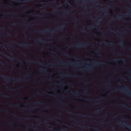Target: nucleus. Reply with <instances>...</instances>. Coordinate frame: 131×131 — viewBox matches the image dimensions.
Here are the masks:
<instances>
[{"instance_id":"a18cd8bd","label":"nucleus","mask_w":131,"mask_h":131,"mask_svg":"<svg viewBox=\"0 0 131 131\" xmlns=\"http://www.w3.org/2000/svg\"><path fill=\"white\" fill-rule=\"evenodd\" d=\"M87 93V92L86 91H85L84 93V94H86Z\"/></svg>"},{"instance_id":"c756f323","label":"nucleus","mask_w":131,"mask_h":131,"mask_svg":"<svg viewBox=\"0 0 131 131\" xmlns=\"http://www.w3.org/2000/svg\"><path fill=\"white\" fill-rule=\"evenodd\" d=\"M81 116L82 117H85L86 115L85 114H81Z\"/></svg>"},{"instance_id":"bb28decb","label":"nucleus","mask_w":131,"mask_h":131,"mask_svg":"<svg viewBox=\"0 0 131 131\" xmlns=\"http://www.w3.org/2000/svg\"><path fill=\"white\" fill-rule=\"evenodd\" d=\"M67 113H69L70 114H73V113H74H74H72V112H71V111H68L67 112Z\"/></svg>"},{"instance_id":"f257e3e1","label":"nucleus","mask_w":131,"mask_h":131,"mask_svg":"<svg viewBox=\"0 0 131 131\" xmlns=\"http://www.w3.org/2000/svg\"><path fill=\"white\" fill-rule=\"evenodd\" d=\"M129 87L127 86L124 88L119 90L121 92L126 94L128 95L131 96V91H128Z\"/></svg>"},{"instance_id":"f03ea898","label":"nucleus","mask_w":131,"mask_h":131,"mask_svg":"<svg viewBox=\"0 0 131 131\" xmlns=\"http://www.w3.org/2000/svg\"><path fill=\"white\" fill-rule=\"evenodd\" d=\"M36 32H37L41 34H45V33L46 32H48L50 33L51 34V35H53V33H55V31H52L49 29H47L46 30H44L42 32H41V31H36Z\"/></svg>"},{"instance_id":"393cba45","label":"nucleus","mask_w":131,"mask_h":131,"mask_svg":"<svg viewBox=\"0 0 131 131\" xmlns=\"http://www.w3.org/2000/svg\"><path fill=\"white\" fill-rule=\"evenodd\" d=\"M100 22V21L98 20L97 21H96V24L97 25H99V24Z\"/></svg>"},{"instance_id":"8fccbe9b","label":"nucleus","mask_w":131,"mask_h":131,"mask_svg":"<svg viewBox=\"0 0 131 131\" xmlns=\"http://www.w3.org/2000/svg\"><path fill=\"white\" fill-rule=\"evenodd\" d=\"M37 94L38 95H40L41 94L40 93H37Z\"/></svg>"},{"instance_id":"f8f14e48","label":"nucleus","mask_w":131,"mask_h":131,"mask_svg":"<svg viewBox=\"0 0 131 131\" xmlns=\"http://www.w3.org/2000/svg\"><path fill=\"white\" fill-rule=\"evenodd\" d=\"M71 93L73 95H77V94H79V92H71Z\"/></svg>"},{"instance_id":"9d476101","label":"nucleus","mask_w":131,"mask_h":131,"mask_svg":"<svg viewBox=\"0 0 131 131\" xmlns=\"http://www.w3.org/2000/svg\"><path fill=\"white\" fill-rule=\"evenodd\" d=\"M105 43L107 45H109L111 46L113 45V44L111 43L110 42L108 41H106V42Z\"/></svg>"},{"instance_id":"4c0bfd02","label":"nucleus","mask_w":131,"mask_h":131,"mask_svg":"<svg viewBox=\"0 0 131 131\" xmlns=\"http://www.w3.org/2000/svg\"><path fill=\"white\" fill-rule=\"evenodd\" d=\"M115 54L117 55V56H118L121 55V54L120 53H117Z\"/></svg>"},{"instance_id":"c03bdc74","label":"nucleus","mask_w":131,"mask_h":131,"mask_svg":"<svg viewBox=\"0 0 131 131\" xmlns=\"http://www.w3.org/2000/svg\"><path fill=\"white\" fill-rule=\"evenodd\" d=\"M123 61L124 62H126V60L124 59H123Z\"/></svg>"},{"instance_id":"0e129e2a","label":"nucleus","mask_w":131,"mask_h":131,"mask_svg":"<svg viewBox=\"0 0 131 131\" xmlns=\"http://www.w3.org/2000/svg\"><path fill=\"white\" fill-rule=\"evenodd\" d=\"M1 63L2 64H4V63L3 62H1Z\"/></svg>"},{"instance_id":"a211bd4d","label":"nucleus","mask_w":131,"mask_h":131,"mask_svg":"<svg viewBox=\"0 0 131 131\" xmlns=\"http://www.w3.org/2000/svg\"><path fill=\"white\" fill-rule=\"evenodd\" d=\"M100 110H99L94 111V112L96 114L100 112Z\"/></svg>"},{"instance_id":"1a4fd4ad","label":"nucleus","mask_w":131,"mask_h":131,"mask_svg":"<svg viewBox=\"0 0 131 131\" xmlns=\"http://www.w3.org/2000/svg\"><path fill=\"white\" fill-rule=\"evenodd\" d=\"M0 94L2 97L6 98H8L9 97V96H7V95H6L4 94H3L2 93L0 92Z\"/></svg>"},{"instance_id":"f704fd0d","label":"nucleus","mask_w":131,"mask_h":131,"mask_svg":"<svg viewBox=\"0 0 131 131\" xmlns=\"http://www.w3.org/2000/svg\"><path fill=\"white\" fill-rule=\"evenodd\" d=\"M29 76V74H27V75H26L25 76V77H28Z\"/></svg>"},{"instance_id":"b1692460","label":"nucleus","mask_w":131,"mask_h":131,"mask_svg":"<svg viewBox=\"0 0 131 131\" xmlns=\"http://www.w3.org/2000/svg\"><path fill=\"white\" fill-rule=\"evenodd\" d=\"M34 103L36 104H41V103H40L39 101H37L36 102H35Z\"/></svg>"},{"instance_id":"69168bd1","label":"nucleus","mask_w":131,"mask_h":131,"mask_svg":"<svg viewBox=\"0 0 131 131\" xmlns=\"http://www.w3.org/2000/svg\"><path fill=\"white\" fill-rule=\"evenodd\" d=\"M24 56H26V54H25V53H24Z\"/></svg>"},{"instance_id":"a878e982","label":"nucleus","mask_w":131,"mask_h":131,"mask_svg":"<svg viewBox=\"0 0 131 131\" xmlns=\"http://www.w3.org/2000/svg\"><path fill=\"white\" fill-rule=\"evenodd\" d=\"M7 89L8 90H13V89H12L10 87H7Z\"/></svg>"},{"instance_id":"ea45409f","label":"nucleus","mask_w":131,"mask_h":131,"mask_svg":"<svg viewBox=\"0 0 131 131\" xmlns=\"http://www.w3.org/2000/svg\"><path fill=\"white\" fill-rule=\"evenodd\" d=\"M13 114L14 116H15V117H17V115H15V114Z\"/></svg>"},{"instance_id":"72a5a7b5","label":"nucleus","mask_w":131,"mask_h":131,"mask_svg":"<svg viewBox=\"0 0 131 131\" xmlns=\"http://www.w3.org/2000/svg\"><path fill=\"white\" fill-rule=\"evenodd\" d=\"M119 44L120 45H122L123 46V44L122 42H119Z\"/></svg>"},{"instance_id":"2eb2a0df","label":"nucleus","mask_w":131,"mask_h":131,"mask_svg":"<svg viewBox=\"0 0 131 131\" xmlns=\"http://www.w3.org/2000/svg\"><path fill=\"white\" fill-rule=\"evenodd\" d=\"M35 62L40 65H42L43 64V63H42L40 62L36 61V62Z\"/></svg>"},{"instance_id":"c85d7f7f","label":"nucleus","mask_w":131,"mask_h":131,"mask_svg":"<svg viewBox=\"0 0 131 131\" xmlns=\"http://www.w3.org/2000/svg\"><path fill=\"white\" fill-rule=\"evenodd\" d=\"M118 60H112V61L113 62L115 63Z\"/></svg>"},{"instance_id":"2f4dec72","label":"nucleus","mask_w":131,"mask_h":131,"mask_svg":"<svg viewBox=\"0 0 131 131\" xmlns=\"http://www.w3.org/2000/svg\"><path fill=\"white\" fill-rule=\"evenodd\" d=\"M119 124L121 126H122L123 125V124L122 122H119Z\"/></svg>"},{"instance_id":"e2e57ef3","label":"nucleus","mask_w":131,"mask_h":131,"mask_svg":"<svg viewBox=\"0 0 131 131\" xmlns=\"http://www.w3.org/2000/svg\"><path fill=\"white\" fill-rule=\"evenodd\" d=\"M50 67H52L53 66V65H50Z\"/></svg>"},{"instance_id":"ddd939ff","label":"nucleus","mask_w":131,"mask_h":131,"mask_svg":"<svg viewBox=\"0 0 131 131\" xmlns=\"http://www.w3.org/2000/svg\"><path fill=\"white\" fill-rule=\"evenodd\" d=\"M122 106L124 107H126L127 108H129L131 110V108L129 107H128L126 106L125 105H122Z\"/></svg>"},{"instance_id":"680f3d73","label":"nucleus","mask_w":131,"mask_h":131,"mask_svg":"<svg viewBox=\"0 0 131 131\" xmlns=\"http://www.w3.org/2000/svg\"><path fill=\"white\" fill-rule=\"evenodd\" d=\"M5 112L6 113H7L8 112V111L7 110H5Z\"/></svg>"},{"instance_id":"de8ad7c7","label":"nucleus","mask_w":131,"mask_h":131,"mask_svg":"<svg viewBox=\"0 0 131 131\" xmlns=\"http://www.w3.org/2000/svg\"><path fill=\"white\" fill-rule=\"evenodd\" d=\"M45 124L47 126H48L49 125V124L48 123H46Z\"/></svg>"},{"instance_id":"e433bc0d","label":"nucleus","mask_w":131,"mask_h":131,"mask_svg":"<svg viewBox=\"0 0 131 131\" xmlns=\"http://www.w3.org/2000/svg\"><path fill=\"white\" fill-rule=\"evenodd\" d=\"M102 10H104L105 11H106V12H107V9L106 8V9H102Z\"/></svg>"},{"instance_id":"bf43d9fd","label":"nucleus","mask_w":131,"mask_h":131,"mask_svg":"<svg viewBox=\"0 0 131 131\" xmlns=\"http://www.w3.org/2000/svg\"><path fill=\"white\" fill-rule=\"evenodd\" d=\"M111 128H112V129H115V128L114 127H113V126H112L111 127Z\"/></svg>"},{"instance_id":"3c124183","label":"nucleus","mask_w":131,"mask_h":131,"mask_svg":"<svg viewBox=\"0 0 131 131\" xmlns=\"http://www.w3.org/2000/svg\"><path fill=\"white\" fill-rule=\"evenodd\" d=\"M71 119L73 120H74L75 119L74 118H72H72H71Z\"/></svg>"},{"instance_id":"6ab92c4d","label":"nucleus","mask_w":131,"mask_h":131,"mask_svg":"<svg viewBox=\"0 0 131 131\" xmlns=\"http://www.w3.org/2000/svg\"><path fill=\"white\" fill-rule=\"evenodd\" d=\"M86 69L87 70H88L89 71H90L92 70V68H91V67H87L86 68Z\"/></svg>"},{"instance_id":"603ef678","label":"nucleus","mask_w":131,"mask_h":131,"mask_svg":"<svg viewBox=\"0 0 131 131\" xmlns=\"http://www.w3.org/2000/svg\"><path fill=\"white\" fill-rule=\"evenodd\" d=\"M89 81H88L85 82V84H87L89 83Z\"/></svg>"},{"instance_id":"4d7b16f0","label":"nucleus","mask_w":131,"mask_h":131,"mask_svg":"<svg viewBox=\"0 0 131 131\" xmlns=\"http://www.w3.org/2000/svg\"><path fill=\"white\" fill-rule=\"evenodd\" d=\"M29 118L28 117H25V119H28Z\"/></svg>"},{"instance_id":"dca6fc26","label":"nucleus","mask_w":131,"mask_h":131,"mask_svg":"<svg viewBox=\"0 0 131 131\" xmlns=\"http://www.w3.org/2000/svg\"><path fill=\"white\" fill-rule=\"evenodd\" d=\"M40 71L41 72H44L46 73L47 71L46 70H44L43 69H40Z\"/></svg>"},{"instance_id":"cd10ccee","label":"nucleus","mask_w":131,"mask_h":131,"mask_svg":"<svg viewBox=\"0 0 131 131\" xmlns=\"http://www.w3.org/2000/svg\"><path fill=\"white\" fill-rule=\"evenodd\" d=\"M27 62H28V63H32L33 62H33L31 60H28L27 61Z\"/></svg>"},{"instance_id":"774afa93","label":"nucleus","mask_w":131,"mask_h":131,"mask_svg":"<svg viewBox=\"0 0 131 131\" xmlns=\"http://www.w3.org/2000/svg\"><path fill=\"white\" fill-rule=\"evenodd\" d=\"M54 11H55V12H56V11H57V9H55V10H54Z\"/></svg>"},{"instance_id":"58836bf2","label":"nucleus","mask_w":131,"mask_h":131,"mask_svg":"<svg viewBox=\"0 0 131 131\" xmlns=\"http://www.w3.org/2000/svg\"><path fill=\"white\" fill-rule=\"evenodd\" d=\"M57 122L59 123H61V122L60 121H59L58 120H57Z\"/></svg>"},{"instance_id":"a19ab883","label":"nucleus","mask_w":131,"mask_h":131,"mask_svg":"<svg viewBox=\"0 0 131 131\" xmlns=\"http://www.w3.org/2000/svg\"><path fill=\"white\" fill-rule=\"evenodd\" d=\"M68 84L69 85V86H70V85H72V86H73V85L72 84H71L68 83Z\"/></svg>"},{"instance_id":"4468645a","label":"nucleus","mask_w":131,"mask_h":131,"mask_svg":"<svg viewBox=\"0 0 131 131\" xmlns=\"http://www.w3.org/2000/svg\"><path fill=\"white\" fill-rule=\"evenodd\" d=\"M102 64V63H98L97 62H95L94 64V65H101Z\"/></svg>"},{"instance_id":"6e6552de","label":"nucleus","mask_w":131,"mask_h":131,"mask_svg":"<svg viewBox=\"0 0 131 131\" xmlns=\"http://www.w3.org/2000/svg\"><path fill=\"white\" fill-rule=\"evenodd\" d=\"M64 27V26H61L58 28H57L56 29L58 30H62L63 29Z\"/></svg>"},{"instance_id":"338daca9","label":"nucleus","mask_w":131,"mask_h":131,"mask_svg":"<svg viewBox=\"0 0 131 131\" xmlns=\"http://www.w3.org/2000/svg\"><path fill=\"white\" fill-rule=\"evenodd\" d=\"M8 45L9 47H11V46L10 45Z\"/></svg>"},{"instance_id":"5701e85b","label":"nucleus","mask_w":131,"mask_h":131,"mask_svg":"<svg viewBox=\"0 0 131 131\" xmlns=\"http://www.w3.org/2000/svg\"><path fill=\"white\" fill-rule=\"evenodd\" d=\"M126 125L127 127L129 128L130 129H131V126L130 125H128L127 124H125Z\"/></svg>"},{"instance_id":"5fc2aeb1","label":"nucleus","mask_w":131,"mask_h":131,"mask_svg":"<svg viewBox=\"0 0 131 131\" xmlns=\"http://www.w3.org/2000/svg\"><path fill=\"white\" fill-rule=\"evenodd\" d=\"M42 10H43L45 12L47 11V10H46V9H43Z\"/></svg>"},{"instance_id":"7c9ffc66","label":"nucleus","mask_w":131,"mask_h":131,"mask_svg":"<svg viewBox=\"0 0 131 131\" xmlns=\"http://www.w3.org/2000/svg\"><path fill=\"white\" fill-rule=\"evenodd\" d=\"M70 65L72 66H76L77 65V64L75 65V64H74V63H72V64L70 63Z\"/></svg>"},{"instance_id":"0eeeda50","label":"nucleus","mask_w":131,"mask_h":131,"mask_svg":"<svg viewBox=\"0 0 131 131\" xmlns=\"http://www.w3.org/2000/svg\"><path fill=\"white\" fill-rule=\"evenodd\" d=\"M9 105V106L11 107H14V106L18 107L20 106V105L18 104H10Z\"/></svg>"},{"instance_id":"49530a36","label":"nucleus","mask_w":131,"mask_h":131,"mask_svg":"<svg viewBox=\"0 0 131 131\" xmlns=\"http://www.w3.org/2000/svg\"><path fill=\"white\" fill-rule=\"evenodd\" d=\"M95 129L96 130H99V129L98 128H95Z\"/></svg>"},{"instance_id":"aec40b11","label":"nucleus","mask_w":131,"mask_h":131,"mask_svg":"<svg viewBox=\"0 0 131 131\" xmlns=\"http://www.w3.org/2000/svg\"><path fill=\"white\" fill-rule=\"evenodd\" d=\"M34 118H35V119L36 120H39V118L36 116H34Z\"/></svg>"},{"instance_id":"c9c22d12","label":"nucleus","mask_w":131,"mask_h":131,"mask_svg":"<svg viewBox=\"0 0 131 131\" xmlns=\"http://www.w3.org/2000/svg\"><path fill=\"white\" fill-rule=\"evenodd\" d=\"M121 16L120 15L119 16V17H117V18L118 19H120V18Z\"/></svg>"},{"instance_id":"79ce46f5","label":"nucleus","mask_w":131,"mask_h":131,"mask_svg":"<svg viewBox=\"0 0 131 131\" xmlns=\"http://www.w3.org/2000/svg\"><path fill=\"white\" fill-rule=\"evenodd\" d=\"M69 64L68 63H65L63 64L64 65H67V64Z\"/></svg>"},{"instance_id":"39448f33","label":"nucleus","mask_w":131,"mask_h":131,"mask_svg":"<svg viewBox=\"0 0 131 131\" xmlns=\"http://www.w3.org/2000/svg\"><path fill=\"white\" fill-rule=\"evenodd\" d=\"M1 77L2 78H4L6 82L7 83H8L9 82V80H10V78H6L4 76H3L2 75H1Z\"/></svg>"},{"instance_id":"37998d69","label":"nucleus","mask_w":131,"mask_h":131,"mask_svg":"<svg viewBox=\"0 0 131 131\" xmlns=\"http://www.w3.org/2000/svg\"><path fill=\"white\" fill-rule=\"evenodd\" d=\"M117 82L118 83V84L119 85H121V84L119 82V81H118Z\"/></svg>"},{"instance_id":"7ed1b4c3","label":"nucleus","mask_w":131,"mask_h":131,"mask_svg":"<svg viewBox=\"0 0 131 131\" xmlns=\"http://www.w3.org/2000/svg\"><path fill=\"white\" fill-rule=\"evenodd\" d=\"M88 45V43H84L83 44H78L77 45H73V46L74 47H76L78 48H80L81 47H85V46H86Z\"/></svg>"},{"instance_id":"423d86ee","label":"nucleus","mask_w":131,"mask_h":131,"mask_svg":"<svg viewBox=\"0 0 131 131\" xmlns=\"http://www.w3.org/2000/svg\"><path fill=\"white\" fill-rule=\"evenodd\" d=\"M17 44L19 46H21L23 47H28L29 46V45L28 44H27L26 43L21 44L17 43Z\"/></svg>"},{"instance_id":"09e8293b","label":"nucleus","mask_w":131,"mask_h":131,"mask_svg":"<svg viewBox=\"0 0 131 131\" xmlns=\"http://www.w3.org/2000/svg\"><path fill=\"white\" fill-rule=\"evenodd\" d=\"M107 84L108 85H110V83L109 82H108L107 83Z\"/></svg>"},{"instance_id":"864d4df0","label":"nucleus","mask_w":131,"mask_h":131,"mask_svg":"<svg viewBox=\"0 0 131 131\" xmlns=\"http://www.w3.org/2000/svg\"><path fill=\"white\" fill-rule=\"evenodd\" d=\"M49 107L48 106H46V108H47V109H48V108H49Z\"/></svg>"},{"instance_id":"6e6d98bb","label":"nucleus","mask_w":131,"mask_h":131,"mask_svg":"<svg viewBox=\"0 0 131 131\" xmlns=\"http://www.w3.org/2000/svg\"><path fill=\"white\" fill-rule=\"evenodd\" d=\"M57 95H53V96L54 97H57Z\"/></svg>"},{"instance_id":"f3484780","label":"nucleus","mask_w":131,"mask_h":131,"mask_svg":"<svg viewBox=\"0 0 131 131\" xmlns=\"http://www.w3.org/2000/svg\"><path fill=\"white\" fill-rule=\"evenodd\" d=\"M37 41H39V42H45V41H43L42 40L41 38L37 40Z\"/></svg>"},{"instance_id":"412c9836","label":"nucleus","mask_w":131,"mask_h":131,"mask_svg":"<svg viewBox=\"0 0 131 131\" xmlns=\"http://www.w3.org/2000/svg\"><path fill=\"white\" fill-rule=\"evenodd\" d=\"M7 58H9V59H10L12 60H14V58H10L8 56H7Z\"/></svg>"},{"instance_id":"052dcab7","label":"nucleus","mask_w":131,"mask_h":131,"mask_svg":"<svg viewBox=\"0 0 131 131\" xmlns=\"http://www.w3.org/2000/svg\"><path fill=\"white\" fill-rule=\"evenodd\" d=\"M53 117L56 118H57V116H53Z\"/></svg>"},{"instance_id":"9b49d317","label":"nucleus","mask_w":131,"mask_h":131,"mask_svg":"<svg viewBox=\"0 0 131 131\" xmlns=\"http://www.w3.org/2000/svg\"><path fill=\"white\" fill-rule=\"evenodd\" d=\"M14 81L20 82L23 81H24L23 80H22L21 79H16Z\"/></svg>"},{"instance_id":"13d9d810","label":"nucleus","mask_w":131,"mask_h":131,"mask_svg":"<svg viewBox=\"0 0 131 131\" xmlns=\"http://www.w3.org/2000/svg\"><path fill=\"white\" fill-rule=\"evenodd\" d=\"M128 57H129V58H131V56L130 55H129L128 56Z\"/></svg>"},{"instance_id":"4be33fe9","label":"nucleus","mask_w":131,"mask_h":131,"mask_svg":"<svg viewBox=\"0 0 131 131\" xmlns=\"http://www.w3.org/2000/svg\"><path fill=\"white\" fill-rule=\"evenodd\" d=\"M87 100L90 102H93V100L92 99H87Z\"/></svg>"},{"instance_id":"473e14b6","label":"nucleus","mask_w":131,"mask_h":131,"mask_svg":"<svg viewBox=\"0 0 131 131\" xmlns=\"http://www.w3.org/2000/svg\"><path fill=\"white\" fill-rule=\"evenodd\" d=\"M63 54L64 55H65L66 56H68V57L69 56H68L67 53H63Z\"/></svg>"},{"instance_id":"20e7f679","label":"nucleus","mask_w":131,"mask_h":131,"mask_svg":"<svg viewBox=\"0 0 131 131\" xmlns=\"http://www.w3.org/2000/svg\"><path fill=\"white\" fill-rule=\"evenodd\" d=\"M61 76L62 77H76V76H77V75H76L75 76H74V75H72L70 74H68V75H65V74H62L61 75Z\"/></svg>"}]
</instances>
